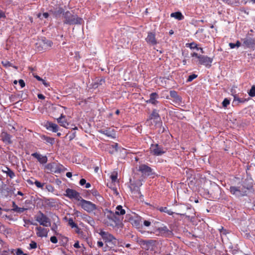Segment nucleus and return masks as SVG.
<instances>
[{"instance_id":"12","label":"nucleus","mask_w":255,"mask_h":255,"mask_svg":"<svg viewBox=\"0 0 255 255\" xmlns=\"http://www.w3.org/2000/svg\"><path fill=\"white\" fill-rule=\"evenodd\" d=\"M31 156L35 158L41 164H45L48 161L47 157L46 155H43L37 152L32 153Z\"/></svg>"},{"instance_id":"56","label":"nucleus","mask_w":255,"mask_h":255,"mask_svg":"<svg viewBox=\"0 0 255 255\" xmlns=\"http://www.w3.org/2000/svg\"><path fill=\"white\" fill-rule=\"evenodd\" d=\"M167 214L169 215H172L174 214V212H172L171 210H167L166 212Z\"/></svg>"},{"instance_id":"61","label":"nucleus","mask_w":255,"mask_h":255,"mask_svg":"<svg viewBox=\"0 0 255 255\" xmlns=\"http://www.w3.org/2000/svg\"><path fill=\"white\" fill-rule=\"evenodd\" d=\"M85 185V188H89L91 187V184L90 183H86Z\"/></svg>"},{"instance_id":"35","label":"nucleus","mask_w":255,"mask_h":255,"mask_svg":"<svg viewBox=\"0 0 255 255\" xmlns=\"http://www.w3.org/2000/svg\"><path fill=\"white\" fill-rule=\"evenodd\" d=\"M197 75H196V74H192V75H190L188 78V79H187V81L188 82H191L193 80H194V79H195L196 78H197Z\"/></svg>"},{"instance_id":"19","label":"nucleus","mask_w":255,"mask_h":255,"mask_svg":"<svg viewBox=\"0 0 255 255\" xmlns=\"http://www.w3.org/2000/svg\"><path fill=\"white\" fill-rule=\"evenodd\" d=\"M147 42L151 43L152 45L156 44L155 34L153 33H148V35L146 38Z\"/></svg>"},{"instance_id":"58","label":"nucleus","mask_w":255,"mask_h":255,"mask_svg":"<svg viewBox=\"0 0 255 255\" xmlns=\"http://www.w3.org/2000/svg\"><path fill=\"white\" fill-rule=\"evenodd\" d=\"M66 176L68 178H71L72 176V174L70 172H68L66 173Z\"/></svg>"},{"instance_id":"38","label":"nucleus","mask_w":255,"mask_h":255,"mask_svg":"<svg viewBox=\"0 0 255 255\" xmlns=\"http://www.w3.org/2000/svg\"><path fill=\"white\" fill-rule=\"evenodd\" d=\"M110 178L113 182H116L117 180V174H112L111 175Z\"/></svg>"},{"instance_id":"44","label":"nucleus","mask_w":255,"mask_h":255,"mask_svg":"<svg viewBox=\"0 0 255 255\" xmlns=\"http://www.w3.org/2000/svg\"><path fill=\"white\" fill-rule=\"evenodd\" d=\"M46 188L48 191H52L53 190V187L49 184L46 185Z\"/></svg>"},{"instance_id":"6","label":"nucleus","mask_w":255,"mask_h":255,"mask_svg":"<svg viewBox=\"0 0 255 255\" xmlns=\"http://www.w3.org/2000/svg\"><path fill=\"white\" fill-rule=\"evenodd\" d=\"M99 234L105 242L109 243L110 245L116 246L118 243L117 239L112 234L107 232L102 231Z\"/></svg>"},{"instance_id":"52","label":"nucleus","mask_w":255,"mask_h":255,"mask_svg":"<svg viewBox=\"0 0 255 255\" xmlns=\"http://www.w3.org/2000/svg\"><path fill=\"white\" fill-rule=\"evenodd\" d=\"M12 207L13 209H12V211L14 212L15 211L16 208H17L18 206L16 205L15 203L14 202H12Z\"/></svg>"},{"instance_id":"1","label":"nucleus","mask_w":255,"mask_h":255,"mask_svg":"<svg viewBox=\"0 0 255 255\" xmlns=\"http://www.w3.org/2000/svg\"><path fill=\"white\" fill-rule=\"evenodd\" d=\"M191 56L197 59V60L195 61L197 64L204 65L208 68L211 67L213 60L212 58L209 57L206 55H198L196 52L192 53Z\"/></svg>"},{"instance_id":"60","label":"nucleus","mask_w":255,"mask_h":255,"mask_svg":"<svg viewBox=\"0 0 255 255\" xmlns=\"http://www.w3.org/2000/svg\"><path fill=\"white\" fill-rule=\"evenodd\" d=\"M235 44H236V47H237V48L239 47L241 45V42L238 40L236 42V43Z\"/></svg>"},{"instance_id":"11","label":"nucleus","mask_w":255,"mask_h":255,"mask_svg":"<svg viewBox=\"0 0 255 255\" xmlns=\"http://www.w3.org/2000/svg\"><path fill=\"white\" fill-rule=\"evenodd\" d=\"M138 171L143 176H149L153 174L152 169L146 164H141L138 167Z\"/></svg>"},{"instance_id":"62","label":"nucleus","mask_w":255,"mask_h":255,"mask_svg":"<svg viewBox=\"0 0 255 255\" xmlns=\"http://www.w3.org/2000/svg\"><path fill=\"white\" fill-rule=\"evenodd\" d=\"M43 16L44 17H45V18H47L49 16V14L47 12H44L43 13Z\"/></svg>"},{"instance_id":"50","label":"nucleus","mask_w":255,"mask_h":255,"mask_svg":"<svg viewBox=\"0 0 255 255\" xmlns=\"http://www.w3.org/2000/svg\"><path fill=\"white\" fill-rule=\"evenodd\" d=\"M41 81L46 87H47L49 86V84L48 82H47L45 80L42 79V80H41Z\"/></svg>"},{"instance_id":"46","label":"nucleus","mask_w":255,"mask_h":255,"mask_svg":"<svg viewBox=\"0 0 255 255\" xmlns=\"http://www.w3.org/2000/svg\"><path fill=\"white\" fill-rule=\"evenodd\" d=\"M73 246L75 248L79 249L81 248V246L79 245V241H77L74 245Z\"/></svg>"},{"instance_id":"37","label":"nucleus","mask_w":255,"mask_h":255,"mask_svg":"<svg viewBox=\"0 0 255 255\" xmlns=\"http://www.w3.org/2000/svg\"><path fill=\"white\" fill-rule=\"evenodd\" d=\"M26 210H27L26 208H20V207H18L17 208H16V209L15 210V211L14 212L21 213H22V212H24Z\"/></svg>"},{"instance_id":"48","label":"nucleus","mask_w":255,"mask_h":255,"mask_svg":"<svg viewBox=\"0 0 255 255\" xmlns=\"http://www.w3.org/2000/svg\"><path fill=\"white\" fill-rule=\"evenodd\" d=\"M167 210V208L166 207H160L159 208V210L161 212H166V211Z\"/></svg>"},{"instance_id":"13","label":"nucleus","mask_w":255,"mask_h":255,"mask_svg":"<svg viewBox=\"0 0 255 255\" xmlns=\"http://www.w3.org/2000/svg\"><path fill=\"white\" fill-rule=\"evenodd\" d=\"M99 132L112 138H115L116 137V131L113 128L111 129L109 128L107 129H100L99 130Z\"/></svg>"},{"instance_id":"23","label":"nucleus","mask_w":255,"mask_h":255,"mask_svg":"<svg viewBox=\"0 0 255 255\" xmlns=\"http://www.w3.org/2000/svg\"><path fill=\"white\" fill-rule=\"evenodd\" d=\"M42 138L43 140H45L47 143H50L51 144H53L54 141V138L50 137H48V136H46L45 135H43L42 136Z\"/></svg>"},{"instance_id":"55","label":"nucleus","mask_w":255,"mask_h":255,"mask_svg":"<svg viewBox=\"0 0 255 255\" xmlns=\"http://www.w3.org/2000/svg\"><path fill=\"white\" fill-rule=\"evenodd\" d=\"M97 245L99 247H102L104 245L102 241H98L97 242Z\"/></svg>"},{"instance_id":"57","label":"nucleus","mask_w":255,"mask_h":255,"mask_svg":"<svg viewBox=\"0 0 255 255\" xmlns=\"http://www.w3.org/2000/svg\"><path fill=\"white\" fill-rule=\"evenodd\" d=\"M5 15L3 12H2L1 10H0V18L2 17H5Z\"/></svg>"},{"instance_id":"2","label":"nucleus","mask_w":255,"mask_h":255,"mask_svg":"<svg viewBox=\"0 0 255 255\" xmlns=\"http://www.w3.org/2000/svg\"><path fill=\"white\" fill-rule=\"evenodd\" d=\"M116 210L115 213L110 211L109 213H110V215L108 216L109 219L111 220L114 222V224H110V225L111 226L117 225L118 222H119V220L115 216V215H124L126 214L125 210L123 208V207L121 205H118L117 206Z\"/></svg>"},{"instance_id":"41","label":"nucleus","mask_w":255,"mask_h":255,"mask_svg":"<svg viewBox=\"0 0 255 255\" xmlns=\"http://www.w3.org/2000/svg\"><path fill=\"white\" fill-rule=\"evenodd\" d=\"M50 241L54 244H56L58 242V240L55 236H52L50 238Z\"/></svg>"},{"instance_id":"22","label":"nucleus","mask_w":255,"mask_h":255,"mask_svg":"<svg viewBox=\"0 0 255 255\" xmlns=\"http://www.w3.org/2000/svg\"><path fill=\"white\" fill-rule=\"evenodd\" d=\"M244 44L247 46L248 47H251L255 44V40L252 38H245L243 41Z\"/></svg>"},{"instance_id":"18","label":"nucleus","mask_w":255,"mask_h":255,"mask_svg":"<svg viewBox=\"0 0 255 255\" xmlns=\"http://www.w3.org/2000/svg\"><path fill=\"white\" fill-rule=\"evenodd\" d=\"M57 122L60 125L63 127L66 128L68 126V123L67 122L66 117L63 114H61L60 117L57 119Z\"/></svg>"},{"instance_id":"51","label":"nucleus","mask_w":255,"mask_h":255,"mask_svg":"<svg viewBox=\"0 0 255 255\" xmlns=\"http://www.w3.org/2000/svg\"><path fill=\"white\" fill-rule=\"evenodd\" d=\"M37 97L38 98V99H41V100H44L45 98V97L42 94H38L37 95Z\"/></svg>"},{"instance_id":"28","label":"nucleus","mask_w":255,"mask_h":255,"mask_svg":"<svg viewBox=\"0 0 255 255\" xmlns=\"http://www.w3.org/2000/svg\"><path fill=\"white\" fill-rule=\"evenodd\" d=\"M68 224L71 227V228H78V226L77 224L74 222L73 220L72 219H69L68 221Z\"/></svg>"},{"instance_id":"40","label":"nucleus","mask_w":255,"mask_h":255,"mask_svg":"<svg viewBox=\"0 0 255 255\" xmlns=\"http://www.w3.org/2000/svg\"><path fill=\"white\" fill-rule=\"evenodd\" d=\"M2 64L5 67H10L11 66V64L7 61H2Z\"/></svg>"},{"instance_id":"5","label":"nucleus","mask_w":255,"mask_h":255,"mask_svg":"<svg viewBox=\"0 0 255 255\" xmlns=\"http://www.w3.org/2000/svg\"><path fill=\"white\" fill-rule=\"evenodd\" d=\"M65 21L64 23L70 25L80 24L82 19L76 15H73L70 12L66 11L64 14Z\"/></svg>"},{"instance_id":"49","label":"nucleus","mask_w":255,"mask_h":255,"mask_svg":"<svg viewBox=\"0 0 255 255\" xmlns=\"http://www.w3.org/2000/svg\"><path fill=\"white\" fill-rule=\"evenodd\" d=\"M54 164V163H49L46 166V168L48 169H51L53 167Z\"/></svg>"},{"instance_id":"8","label":"nucleus","mask_w":255,"mask_h":255,"mask_svg":"<svg viewBox=\"0 0 255 255\" xmlns=\"http://www.w3.org/2000/svg\"><path fill=\"white\" fill-rule=\"evenodd\" d=\"M155 233L156 235L161 236L164 237L170 238L173 235L172 231L169 230L166 226L159 227L155 231Z\"/></svg>"},{"instance_id":"32","label":"nucleus","mask_w":255,"mask_h":255,"mask_svg":"<svg viewBox=\"0 0 255 255\" xmlns=\"http://www.w3.org/2000/svg\"><path fill=\"white\" fill-rule=\"evenodd\" d=\"M37 248V243L33 241H31L29 244V249H35Z\"/></svg>"},{"instance_id":"59","label":"nucleus","mask_w":255,"mask_h":255,"mask_svg":"<svg viewBox=\"0 0 255 255\" xmlns=\"http://www.w3.org/2000/svg\"><path fill=\"white\" fill-rule=\"evenodd\" d=\"M27 182L30 185H33L34 184V182H33V181L31 179L27 180Z\"/></svg>"},{"instance_id":"10","label":"nucleus","mask_w":255,"mask_h":255,"mask_svg":"<svg viewBox=\"0 0 255 255\" xmlns=\"http://www.w3.org/2000/svg\"><path fill=\"white\" fill-rule=\"evenodd\" d=\"M230 191L232 194L236 197H242L246 195V191L244 190V189L240 187L231 186L230 188Z\"/></svg>"},{"instance_id":"33","label":"nucleus","mask_w":255,"mask_h":255,"mask_svg":"<svg viewBox=\"0 0 255 255\" xmlns=\"http://www.w3.org/2000/svg\"><path fill=\"white\" fill-rule=\"evenodd\" d=\"M170 95L173 99L178 96L177 92L174 90H171L170 91Z\"/></svg>"},{"instance_id":"9","label":"nucleus","mask_w":255,"mask_h":255,"mask_svg":"<svg viewBox=\"0 0 255 255\" xmlns=\"http://www.w3.org/2000/svg\"><path fill=\"white\" fill-rule=\"evenodd\" d=\"M65 193V196L70 199H75L79 201L81 200L82 197L80 193L73 189L68 188Z\"/></svg>"},{"instance_id":"64","label":"nucleus","mask_w":255,"mask_h":255,"mask_svg":"<svg viewBox=\"0 0 255 255\" xmlns=\"http://www.w3.org/2000/svg\"><path fill=\"white\" fill-rule=\"evenodd\" d=\"M9 252H10L11 254H15V250H14V249H10V250H8V251Z\"/></svg>"},{"instance_id":"14","label":"nucleus","mask_w":255,"mask_h":255,"mask_svg":"<svg viewBox=\"0 0 255 255\" xmlns=\"http://www.w3.org/2000/svg\"><path fill=\"white\" fill-rule=\"evenodd\" d=\"M35 230L36 231V235L38 237L42 238L47 236L49 230L41 227H37L35 228Z\"/></svg>"},{"instance_id":"31","label":"nucleus","mask_w":255,"mask_h":255,"mask_svg":"<svg viewBox=\"0 0 255 255\" xmlns=\"http://www.w3.org/2000/svg\"><path fill=\"white\" fill-rule=\"evenodd\" d=\"M230 103V101L227 98H225L222 102V106L224 108H226Z\"/></svg>"},{"instance_id":"17","label":"nucleus","mask_w":255,"mask_h":255,"mask_svg":"<svg viewBox=\"0 0 255 255\" xmlns=\"http://www.w3.org/2000/svg\"><path fill=\"white\" fill-rule=\"evenodd\" d=\"M1 137L4 143L7 144H11L12 143V136L6 132H2L1 134Z\"/></svg>"},{"instance_id":"34","label":"nucleus","mask_w":255,"mask_h":255,"mask_svg":"<svg viewBox=\"0 0 255 255\" xmlns=\"http://www.w3.org/2000/svg\"><path fill=\"white\" fill-rule=\"evenodd\" d=\"M7 176H8L10 177V178L12 179L15 176V175L14 172L11 169H10Z\"/></svg>"},{"instance_id":"39","label":"nucleus","mask_w":255,"mask_h":255,"mask_svg":"<svg viewBox=\"0 0 255 255\" xmlns=\"http://www.w3.org/2000/svg\"><path fill=\"white\" fill-rule=\"evenodd\" d=\"M23 254V251L20 249H17L15 252V255H22Z\"/></svg>"},{"instance_id":"24","label":"nucleus","mask_w":255,"mask_h":255,"mask_svg":"<svg viewBox=\"0 0 255 255\" xmlns=\"http://www.w3.org/2000/svg\"><path fill=\"white\" fill-rule=\"evenodd\" d=\"M186 46L187 47H189L191 49H196L197 50H199V47L197 46V44L195 42H192L190 43H187Z\"/></svg>"},{"instance_id":"26","label":"nucleus","mask_w":255,"mask_h":255,"mask_svg":"<svg viewBox=\"0 0 255 255\" xmlns=\"http://www.w3.org/2000/svg\"><path fill=\"white\" fill-rule=\"evenodd\" d=\"M131 224L133 226H134L136 228H139V227L140 226V220H139L138 219L133 220H132Z\"/></svg>"},{"instance_id":"21","label":"nucleus","mask_w":255,"mask_h":255,"mask_svg":"<svg viewBox=\"0 0 255 255\" xmlns=\"http://www.w3.org/2000/svg\"><path fill=\"white\" fill-rule=\"evenodd\" d=\"M170 16L171 17H174V18L178 20H181L184 18V15L180 11H177L171 13L170 14Z\"/></svg>"},{"instance_id":"45","label":"nucleus","mask_w":255,"mask_h":255,"mask_svg":"<svg viewBox=\"0 0 255 255\" xmlns=\"http://www.w3.org/2000/svg\"><path fill=\"white\" fill-rule=\"evenodd\" d=\"M86 180L83 178L81 179L79 182V183H80V185H81V186L84 185L86 184Z\"/></svg>"},{"instance_id":"3","label":"nucleus","mask_w":255,"mask_h":255,"mask_svg":"<svg viewBox=\"0 0 255 255\" xmlns=\"http://www.w3.org/2000/svg\"><path fill=\"white\" fill-rule=\"evenodd\" d=\"M79 201L80 206L88 213H93L94 211L98 210L97 206L91 201L84 200L82 198Z\"/></svg>"},{"instance_id":"47","label":"nucleus","mask_w":255,"mask_h":255,"mask_svg":"<svg viewBox=\"0 0 255 255\" xmlns=\"http://www.w3.org/2000/svg\"><path fill=\"white\" fill-rule=\"evenodd\" d=\"M143 224L146 227H148L151 224V223L150 222H149V221H147V220H145L144 222H143Z\"/></svg>"},{"instance_id":"29","label":"nucleus","mask_w":255,"mask_h":255,"mask_svg":"<svg viewBox=\"0 0 255 255\" xmlns=\"http://www.w3.org/2000/svg\"><path fill=\"white\" fill-rule=\"evenodd\" d=\"M182 101V98L179 96H178L176 98H174L173 102L175 104L180 105V104L181 103Z\"/></svg>"},{"instance_id":"53","label":"nucleus","mask_w":255,"mask_h":255,"mask_svg":"<svg viewBox=\"0 0 255 255\" xmlns=\"http://www.w3.org/2000/svg\"><path fill=\"white\" fill-rule=\"evenodd\" d=\"M113 148H115L116 151H118V144L117 143H115L114 144L112 145Z\"/></svg>"},{"instance_id":"7","label":"nucleus","mask_w":255,"mask_h":255,"mask_svg":"<svg viewBox=\"0 0 255 255\" xmlns=\"http://www.w3.org/2000/svg\"><path fill=\"white\" fill-rule=\"evenodd\" d=\"M35 220L40 225L44 227H50L51 222L50 219L43 213L39 212V214L35 217Z\"/></svg>"},{"instance_id":"27","label":"nucleus","mask_w":255,"mask_h":255,"mask_svg":"<svg viewBox=\"0 0 255 255\" xmlns=\"http://www.w3.org/2000/svg\"><path fill=\"white\" fill-rule=\"evenodd\" d=\"M248 94L250 97H255V85H253L250 91L248 92Z\"/></svg>"},{"instance_id":"16","label":"nucleus","mask_w":255,"mask_h":255,"mask_svg":"<svg viewBox=\"0 0 255 255\" xmlns=\"http://www.w3.org/2000/svg\"><path fill=\"white\" fill-rule=\"evenodd\" d=\"M45 127L47 130L51 131L53 132H56L59 129V127L57 125L51 122H47Z\"/></svg>"},{"instance_id":"20","label":"nucleus","mask_w":255,"mask_h":255,"mask_svg":"<svg viewBox=\"0 0 255 255\" xmlns=\"http://www.w3.org/2000/svg\"><path fill=\"white\" fill-rule=\"evenodd\" d=\"M82 219L84 221L87 222L90 225H91L92 226H94V225H95L94 220H93V219L92 218L90 217L89 215H86V214H84L82 216Z\"/></svg>"},{"instance_id":"25","label":"nucleus","mask_w":255,"mask_h":255,"mask_svg":"<svg viewBox=\"0 0 255 255\" xmlns=\"http://www.w3.org/2000/svg\"><path fill=\"white\" fill-rule=\"evenodd\" d=\"M43 42L44 46L47 47H50L53 44V42L51 40H47L45 38L43 40Z\"/></svg>"},{"instance_id":"15","label":"nucleus","mask_w":255,"mask_h":255,"mask_svg":"<svg viewBox=\"0 0 255 255\" xmlns=\"http://www.w3.org/2000/svg\"><path fill=\"white\" fill-rule=\"evenodd\" d=\"M159 96L157 93L154 92L150 94L149 99L146 101V103H150L152 105H156L158 101L157 100L158 99Z\"/></svg>"},{"instance_id":"36","label":"nucleus","mask_w":255,"mask_h":255,"mask_svg":"<svg viewBox=\"0 0 255 255\" xmlns=\"http://www.w3.org/2000/svg\"><path fill=\"white\" fill-rule=\"evenodd\" d=\"M151 118H154V119H156V118H159V115L157 113L156 111V110H154L151 115Z\"/></svg>"},{"instance_id":"63","label":"nucleus","mask_w":255,"mask_h":255,"mask_svg":"<svg viewBox=\"0 0 255 255\" xmlns=\"http://www.w3.org/2000/svg\"><path fill=\"white\" fill-rule=\"evenodd\" d=\"M35 78L38 80V81H41V80H42L43 79H42L41 77H40L39 76H35Z\"/></svg>"},{"instance_id":"30","label":"nucleus","mask_w":255,"mask_h":255,"mask_svg":"<svg viewBox=\"0 0 255 255\" xmlns=\"http://www.w3.org/2000/svg\"><path fill=\"white\" fill-rule=\"evenodd\" d=\"M34 184L36 185L37 187L42 189L43 188V186L45 183H42L38 180H35L34 181Z\"/></svg>"},{"instance_id":"54","label":"nucleus","mask_w":255,"mask_h":255,"mask_svg":"<svg viewBox=\"0 0 255 255\" xmlns=\"http://www.w3.org/2000/svg\"><path fill=\"white\" fill-rule=\"evenodd\" d=\"M229 45L231 49H233V48H235V47H236V44H235V43H230Z\"/></svg>"},{"instance_id":"43","label":"nucleus","mask_w":255,"mask_h":255,"mask_svg":"<svg viewBox=\"0 0 255 255\" xmlns=\"http://www.w3.org/2000/svg\"><path fill=\"white\" fill-rule=\"evenodd\" d=\"M18 83L21 88H23L25 86V83L22 79H20L18 81Z\"/></svg>"},{"instance_id":"4","label":"nucleus","mask_w":255,"mask_h":255,"mask_svg":"<svg viewBox=\"0 0 255 255\" xmlns=\"http://www.w3.org/2000/svg\"><path fill=\"white\" fill-rule=\"evenodd\" d=\"M150 152L153 155L158 156L165 153L167 148L157 143L151 144L150 146Z\"/></svg>"},{"instance_id":"42","label":"nucleus","mask_w":255,"mask_h":255,"mask_svg":"<svg viewBox=\"0 0 255 255\" xmlns=\"http://www.w3.org/2000/svg\"><path fill=\"white\" fill-rule=\"evenodd\" d=\"M10 169L9 168L7 167H5L4 168V169H2V170H1V171H2V172L3 173H5V174H6V175H8V172H9V171L10 170Z\"/></svg>"}]
</instances>
